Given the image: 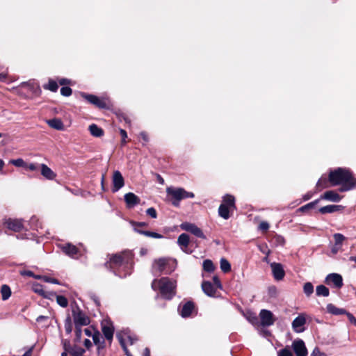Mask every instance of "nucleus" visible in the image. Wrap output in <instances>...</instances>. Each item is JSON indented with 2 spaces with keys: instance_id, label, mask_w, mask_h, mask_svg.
<instances>
[{
  "instance_id": "obj_16",
  "label": "nucleus",
  "mask_w": 356,
  "mask_h": 356,
  "mask_svg": "<svg viewBox=\"0 0 356 356\" xmlns=\"http://www.w3.org/2000/svg\"><path fill=\"white\" fill-rule=\"evenodd\" d=\"M274 278L276 280H282L285 275L281 264L273 262L270 264Z\"/></svg>"
},
{
  "instance_id": "obj_52",
  "label": "nucleus",
  "mask_w": 356,
  "mask_h": 356,
  "mask_svg": "<svg viewBox=\"0 0 356 356\" xmlns=\"http://www.w3.org/2000/svg\"><path fill=\"white\" fill-rule=\"evenodd\" d=\"M213 286L216 288V289H221L222 288V284L219 280V278L217 277V276H213Z\"/></svg>"
},
{
  "instance_id": "obj_53",
  "label": "nucleus",
  "mask_w": 356,
  "mask_h": 356,
  "mask_svg": "<svg viewBox=\"0 0 356 356\" xmlns=\"http://www.w3.org/2000/svg\"><path fill=\"white\" fill-rule=\"evenodd\" d=\"M259 229L261 231H267L269 229V224L266 221H262L259 225Z\"/></svg>"
},
{
  "instance_id": "obj_8",
  "label": "nucleus",
  "mask_w": 356,
  "mask_h": 356,
  "mask_svg": "<svg viewBox=\"0 0 356 356\" xmlns=\"http://www.w3.org/2000/svg\"><path fill=\"white\" fill-rule=\"evenodd\" d=\"M72 316L75 327H82L90 323V318L79 308L72 310Z\"/></svg>"
},
{
  "instance_id": "obj_35",
  "label": "nucleus",
  "mask_w": 356,
  "mask_h": 356,
  "mask_svg": "<svg viewBox=\"0 0 356 356\" xmlns=\"http://www.w3.org/2000/svg\"><path fill=\"white\" fill-rule=\"evenodd\" d=\"M220 269L224 273H228L231 270V265L229 262L225 258H222L220 261Z\"/></svg>"
},
{
  "instance_id": "obj_45",
  "label": "nucleus",
  "mask_w": 356,
  "mask_h": 356,
  "mask_svg": "<svg viewBox=\"0 0 356 356\" xmlns=\"http://www.w3.org/2000/svg\"><path fill=\"white\" fill-rule=\"evenodd\" d=\"M277 356H293V355L292 352L290 350V349L289 348H284L278 352Z\"/></svg>"
},
{
  "instance_id": "obj_19",
  "label": "nucleus",
  "mask_w": 356,
  "mask_h": 356,
  "mask_svg": "<svg viewBox=\"0 0 356 356\" xmlns=\"http://www.w3.org/2000/svg\"><path fill=\"white\" fill-rule=\"evenodd\" d=\"M168 262V259L165 258H160L159 259L154 260L152 265L153 271L159 273L164 272Z\"/></svg>"
},
{
  "instance_id": "obj_36",
  "label": "nucleus",
  "mask_w": 356,
  "mask_h": 356,
  "mask_svg": "<svg viewBox=\"0 0 356 356\" xmlns=\"http://www.w3.org/2000/svg\"><path fill=\"white\" fill-rule=\"evenodd\" d=\"M203 269L207 272H213L215 270V266L212 261L209 259L204 260L203 262Z\"/></svg>"
},
{
  "instance_id": "obj_58",
  "label": "nucleus",
  "mask_w": 356,
  "mask_h": 356,
  "mask_svg": "<svg viewBox=\"0 0 356 356\" xmlns=\"http://www.w3.org/2000/svg\"><path fill=\"white\" fill-rule=\"evenodd\" d=\"M318 202V200H315L314 202H310L309 204H307V205L305 206H303L300 208V210L301 211H305V209H309V208H312L313 207L317 202Z\"/></svg>"
},
{
  "instance_id": "obj_60",
  "label": "nucleus",
  "mask_w": 356,
  "mask_h": 356,
  "mask_svg": "<svg viewBox=\"0 0 356 356\" xmlns=\"http://www.w3.org/2000/svg\"><path fill=\"white\" fill-rule=\"evenodd\" d=\"M131 224L134 226V229L135 228L138 229V227H146L147 225V224L144 222H132Z\"/></svg>"
},
{
  "instance_id": "obj_32",
  "label": "nucleus",
  "mask_w": 356,
  "mask_h": 356,
  "mask_svg": "<svg viewBox=\"0 0 356 356\" xmlns=\"http://www.w3.org/2000/svg\"><path fill=\"white\" fill-rule=\"evenodd\" d=\"M134 231L140 234H143V235H145L146 236H148V237H151V238H162L163 236V235L159 234V233H156V232H149V231H142V230H140L139 229H137V228H135L134 229Z\"/></svg>"
},
{
  "instance_id": "obj_55",
  "label": "nucleus",
  "mask_w": 356,
  "mask_h": 356,
  "mask_svg": "<svg viewBox=\"0 0 356 356\" xmlns=\"http://www.w3.org/2000/svg\"><path fill=\"white\" fill-rule=\"evenodd\" d=\"M346 315L347 316V317H348V320L350 321V322L351 323L354 324L355 325H356V318H355V317L352 314H350V312H346Z\"/></svg>"
},
{
  "instance_id": "obj_24",
  "label": "nucleus",
  "mask_w": 356,
  "mask_h": 356,
  "mask_svg": "<svg viewBox=\"0 0 356 356\" xmlns=\"http://www.w3.org/2000/svg\"><path fill=\"white\" fill-rule=\"evenodd\" d=\"M63 251L71 257H74L78 254V248L70 243L63 245L62 246Z\"/></svg>"
},
{
  "instance_id": "obj_23",
  "label": "nucleus",
  "mask_w": 356,
  "mask_h": 356,
  "mask_svg": "<svg viewBox=\"0 0 356 356\" xmlns=\"http://www.w3.org/2000/svg\"><path fill=\"white\" fill-rule=\"evenodd\" d=\"M41 175L47 179L53 180L55 179L56 175L54 173L50 168H49L46 164H41Z\"/></svg>"
},
{
  "instance_id": "obj_59",
  "label": "nucleus",
  "mask_w": 356,
  "mask_h": 356,
  "mask_svg": "<svg viewBox=\"0 0 356 356\" xmlns=\"http://www.w3.org/2000/svg\"><path fill=\"white\" fill-rule=\"evenodd\" d=\"M120 133L121 136L122 137V144H125V143H126V140H125V139H126V138H127V132H126V131H125V130H124V129H120Z\"/></svg>"
},
{
  "instance_id": "obj_63",
  "label": "nucleus",
  "mask_w": 356,
  "mask_h": 356,
  "mask_svg": "<svg viewBox=\"0 0 356 356\" xmlns=\"http://www.w3.org/2000/svg\"><path fill=\"white\" fill-rule=\"evenodd\" d=\"M21 274L22 275H26V276L33 277L34 276V273L31 270H24V271L21 272Z\"/></svg>"
},
{
  "instance_id": "obj_4",
  "label": "nucleus",
  "mask_w": 356,
  "mask_h": 356,
  "mask_svg": "<svg viewBox=\"0 0 356 356\" xmlns=\"http://www.w3.org/2000/svg\"><path fill=\"white\" fill-rule=\"evenodd\" d=\"M236 209L235 197L229 194L224 195L222 204L218 208L219 216L223 219L227 220Z\"/></svg>"
},
{
  "instance_id": "obj_17",
  "label": "nucleus",
  "mask_w": 356,
  "mask_h": 356,
  "mask_svg": "<svg viewBox=\"0 0 356 356\" xmlns=\"http://www.w3.org/2000/svg\"><path fill=\"white\" fill-rule=\"evenodd\" d=\"M127 208H133L140 202V199L133 193H126L124 196Z\"/></svg>"
},
{
  "instance_id": "obj_62",
  "label": "nucleus",
  "mask_w": 356,
  "mask_h": 356,
  "mask_svg": "<svg viewBox=\"0 0 356 356\" xmlns=\"http://www.w3.org/2000/svg\"><path fill=\"white\" fill-rule=\"evenodd\" d=\"M341 248V246H339V245H334L332 250H331V252L333 253V254H337Z\"/></svg>"
},
{
  "instance_id": "obj_26",
  "label": "nucleus",
  "mask_w": 356,
  "mask_h": 356,
  "mask_svg": "<svg viewBox=\"0 0 356 356\" xmlns=\"http://www.w3.org/2000/svg\"><path fill=\"white\" fill-rule=\"evenodd\" d=\"M33 290L35 293L47 298H50L51 296H53V295H54L51 292H46L43 289V286L38 283L34 284L33 285Z\"/></svg>"
},
{
  "instance_id": "obj_3",
  "label": "nucleus",
  "mask_w": 356,
  "mask_h": 356,
  "mask_svg": "<svg viewBox=\"0 0 356 356\" xmlns=\"http://www.w3.org/2000/svg\"><path fill=\"white\" fill-rule=\"evenodd\" d=\"M154 290H159L161 296L165 299H171L175 295L176 282L168 277L154 280L152 283Z\"/></svg>"
},
{
  "instance_id": "obj_21",
  "label": "nucleus",
  "mask_w": 356,
  "mask_h": 356,
  "mask_svg": "<svg viewBox=\"0 0 356 356\" xmlns=\"http://www.w3.org/2000/svg\"><path fill=\"white\" fill-rule=\"evenodd\" d=\"M190 242L189 236L187 234L183 233L180 234L177 238V244L180 248L185 252H187V248Z\"/></svg>"
},
{
  "instance_id": "obj_28",
  "label": "nucleus",
  "mask_w": 356,
  "mask_h": 356,
  "mask_svg": "<svg viewBox=\"0 0 356 356\" xmlns=\"http://www.w3.org/2000/svg\"><path fill=\"white\" fill-rule=\"evenodd\" d=\"M48 125L56 130H63L64 129V125L61 120L58 118H54L51 120H49L47 121Z\"/></svg>"
},
{
  "instance_id": "obj_13",
  "label": "nucleus",
  "mask_w": 356,
  "mask_h": 356,
  "mask_svg": "<svg viewBox=\"0 0 356 356\" xmlns=\"http://www.w3.org/2000/svg\"><path fill=\"white\" fill-rule=\"evenodd\" d=\"M292 348L296 356H307V349L302 339H296L292 343Z\"/></svg>"
},
{
  "instance_id": "obj_10",
  "label": "nucleus",
  "mask_w": 356,
  "mask_h": 356,
  "mask_svg": "<svg viewBox=\"0 0 356 356\" xmlns=\"http://www.w3.org/2000/svg\"><path fill=\"white\" fill-rule=\"evenodd\" d=\"M325 282L327 285H330L337 289H340L343 286L342 276L338 273H330L327 275Z\"/></svg>"
},
{
  "instance_id": "obj_14",
  "label": "nucleus",
  "mask_w": 356,
  "mask_h": 356,
  "mask_svg": "<svg viewBox=\"0 0 356 356\" xmlns=\"http://www.w3.org/2000/svg\"><path fill=\"white\" fill-rule=\"evenodd\" d=\"M113 188L112 191L115 193L118 191L120 188H122L124 185V180L121 174V172L118 170H115L113 172Z\"/></svg>"
},
{
  "instance_id": "obj_41",
  "label": "nucleus",
  "mask_w": 356,
  "mask_h": 356,
  "mask_svg": "<svg viewBox=\"0 0 356 356\" xmlns=\"http://www.w3.org/2000/svg\"><path fill=\"white\" fill-rule=\"evenodd\" d=\"M65 330L67 334H70L72 330V323L70 317H67L65 321Z\"/></svg>"
},
{
  "instance_id": "obj_49",
  "label": "nucleus",
  "mask_w": 356,
  "mask_h": 356,
  "mask_svg": "<svg viewBox=\"0 0 356 356\" xmlns=\"http://www.w3.org/2000/svg\"><path fill=\"white\" fill-rule=\"evenodd\" d=\"M63 345L64 348V352L65 353H70V350H72V347L71 346L70 342L69 340H63Z\"/></svg>"
},
{
  "instance_id": "obj_20",
  "label": "nucleus",
  "mask_w": 356,
  "mask_h": 356,
  "mask_svg": "<svg viewBox=\"0 0 356 356\" xmlns=\"http://www.w3.org/2000/svg\"><path fill=\"white\" fill-rule=\"evenodd\" d=\"M202 289L205 294L213 297L216 295L217 289L209 281H204L202 283Z\"/></svg>"
},
{
  "instance_id": "obj_37",
  "label": "nucleus",
  "mask_w": 356,
  "mask_h": 356,
  "mask_svg": "<svg viewBox=\"0 0 356 356\" xmlns=\"http://www.w3.org/2000/svg\"><path fill=\"white\" fill-rule=\"evenodd\" d=\"M333 238L334 240V245L342 247L343 242L345 241L346 237L340 233H336L333 235Z\"/></svg>"
},
{
  "instance_id": "obj_9",
  "label": "nucleus",
  "mask_w": 356,
  "mask_h": 356,
  "mask_svg": "<svg viewBox=\"0 0 356 356\" xmlns=\"http://www.w3.org/2000/svg\"><path fill=\"white\" fill-rule=\"evenodd\" d=\"M180 227L182 230L191 232L198 238L206 239V236L202 229L193 223L185 222L181 224Z\"/></svg>"
},
{
  "instance_id": "obj_33",
  "label": "nucleus",
  "mask_w": 356,
  "mask_h": 356,
  "mask_svg": "<svg viewBox=\"0 0 356 356\" xmlns=\"http://www.w3.org/2000/svg\"><path fill=\"white\" fill-rule=\"evenodd\" d=\"M316 295L318 296L327 297L330 295L328 288L324 285H318L316 289Z\"/></svg>"
},
{
  "instance_id": "obj_15",
  "label": "nucleus",
  "mask_w": 356,
  "mask_h": 356,
  "mask_svg": "<svg viewBox=\"0 0 356 356\" xmlns=\"http://www.w3.org/2000/svg\"><path fill=\"white\" fill-rule=\"evenodd\" d=\"M81 96L84 99H86L88 102L96 106L98 108H104L106 107V102L94 95H87L86 93H82Z\"/></svg>"
},
{
  "instance_id": "obj_6",
  "label": "nucleus",
  "mask_w": 356,
  "mask_h": 356,
  "mask_svg": "<svg viewBox=\"0 0 356 356\" xmlns=\"http://www.w3.org/2000/svg\"><path fill=\"white\" fill-rule=\"evenodd\" d=\"M121 346L122 347L127 356H132L127 348V344L133 345L137 341L136 337L131 336L128 333L117 335Z\"/></svg>"
},
{
  "instance_id": "obj_38",
  "label": "nucleus",
  "mask_w": 356,
  "mask_h": 356,
  "mask_svg": "<svg viewBox=\"0 0 356 356\" xmlns=\"http://www.w3.org/2000/svg\"><path fill=\"white\" fill-rule=\"evenodd\" d=\"M303 291L307 297L314 293V286L311 282H306L303 286Z\"/></svg>"
},
{
  "instance_id": "obj_56",
  "label": "nucleus",
  "mask_w": 356,
  "mask_h": 356,
  "mask_svg": "<svg viewBox=\"0 0 356 356\" xmlns=\"http://www.w3.org/2000/svg\"><path fill=\"white\" fill-rule=\"evenodd\" d=\"M327 180L325 179H321L318 180V181L317 182V184H316V186L318 188H325L327 187Z\"/></svg>"
},
{
  "instance_id": "obj_42",
  "label": "nucleus",
  "mask_w": 356,
  "mask_h": 356,
  "mask_svg": "<svg viewBox=\"0 0 356 356\" xmlns=\"http://www.w3.org/2000/svg\"><path fill=\"white\" fill-rule=\"evenodd\" d=\"M10 163L14 165L16 167H24L26 166V163L22 159H13L10 161Z\"/></svg>"
},
{
  "instance_id": "obj_48",
  "label": "nucleus",
  "mask_w": 356,
  "mask_h": 356,
  "mask_svg": "<svg viewBox=\"0 0 356 356\" xmlns=\"http://www.w3.org/2000/svg\"><path fill=\"white\" fill-rule=\"evenodd\" d=\"M259 250L265 254L266 256H268L270 254V250L268 249V246L266 244H262V245H259L258 246Z\"/></svg>"
},
{
  "instance_id": "obj_61",
  "label": "nucleus",
  "mask_w": 356,
  "mask_h": 356,
  "mask_svg": "<svg viewBox=\"0 0 356 356\" xmlns=\"http://www.w3.org/2000/svg\"><path fill=\"white\" fill-rule=\"evenodd\" d=\"M25 168H28L31 171H35L37 170V166L34 163L26 164Z\"/></svg>"
},
{
  "instance_id": "obj_29",
  "label": "nucleus",
  "mask_w": 356,
  "mask_h": 356,
  "mask_svg": "<svg viewBox=\"0 0 356 356\" xmlns=\"http://www.w3.org/2000/svg\"><path fill=\"white\" fill-rule=\"evenodd\" d=\"M340 208L339 205H327L321 207L319 211L323 214L330 213L339 211Z\"/></svg>"
},
{
  "instance_id": "obj_31",
  "label": "nucleus",
  "mask_w": 356,
  "mask_h": 356,
  "mask_svg": "<svg viewBox=\"0 0 356 356\" xmlns=\"http://www.w3.org/2000/svg\"><path fill=\"white\" fill-rule=\"evenodd\" d=\"M114 329L111 325H104L102 332L107 340L111 341L113 337Z\"/></svg>"
},
{
  "instance_id": "obj_18",
  "label": "nucleus",
  "mask_w": 356,
  "mask_h": 356,
  "mask_svg": "<svg viewBox=\"0 0 356 356\" xmlns=\"http://www.w3.org/2000/svg\"><path fill=\"white\" fill-rule=\"evenodd\" d=\"M305 323V315L301 314L293 321L292 327L296 332H300L303 331L302 327Z\"/></svg>"
},
{
  "instance_id": "obj_46",
  "label": "nucleus",
  "mask_w": 356,
  "mask_h": 356,
  "mask_svg": "<svg viewBox=\"0 0 356 356\" xmlns=\"http://www.w3.org/2000/svg\"><path fill=\"white\" fill-rule=\"evenodd\" d=\"M72 90L70 87H62L60 89V93L65 97H69L72 95Z\"/></svg>"
},
{
  "instance_id": "obj_30",
  "label": "nucleus",
  "mask_w": 356,
  "mask_h": 356,
  "mask_svg": "<svg viewBox=\"0 0 356 356\" xmlns=\"http://www.w3.org/2000/svg\"><path fill=\"white\" fill-rule=\"evenodd\" d=\"M89 131L92 136L95 137H100L103 136L104 131L102 128L99 127L95 124H92L89 126Z\"/></svg>"
},
{
  "instance_id": "obj_1",
  "label": "nucleus",
  "mask_w": 356,
  "mask_h": 356,
  "mask_svg": "<svg viewBox=\"0 0 356 356\" xmlns=\"http://www.w3.org/2000/svg\"><path fill=\"white\" fill-rule=\"evenodd\" d=\"M329 181L332 186L341 185V192L347 191L356 187V179L351 172L345 168H339L329 174Z\"/></svg>"
},
{
  "instance_id": "obj_39",
  "label": "nucleus",
  "mask_w": 356,
  "mask_h": 356,
  "mask_svg": "<svg viewBox=\"0 0 356 356\" xmlns=\"http://www.w3.org/2000/svg\"><path fill=\"white\" fill-rule=\"evenodd\" d=\"M56 298L57 303L62 307H66L68 305L67 299L63 296H57L56 293H53Z\"/></svg>"
},
{
  "instance_id": "obj_47",
  "label": "nucleus",
  "mask_w": 356,
  "mask_h": 356,
  "mask_svg": "<svg viewBox=\"0 0 356 356\" xmlns=\"http://www.w3.org/2000/svg\"><path fill=\"white\" fill-rule=\"evenodd\" d=\"M101 335L98 331L94 332L92 334V340L95 345H99L101 342Z\"/></svg>"
},
{
  "instance_id": "obj_40",
  "label": "nucleus",
  "mask_w": 356,
  "mask_h": 356,
  "mask_svg": "<svg viewBox=\"0 0 356 356\" xmlns=\"http://www.w3.org/2000/svg\"><path fill=\"white\" fill-rule=\"evenodd\" d=\"M84 353H85V350L83 348L76 346H74L72 347L70 353L72 356H82Z\"/></svg>"
},
{
  "instance_id": "obj_12",
  "label": "nucleus",
  "mask_w": 356,
  "mask_h": 356,
  "mask_svg": "<svg viewBox=\"0 0 356 356\" xmlns=\"http://www.w3.org/2000/svg\"><path fill=\"white\" fill-rule=\"evenodd\" d=\"M261 323L264 327L270 326L274 324L275 319L273 314L267 309H261L259 313Z\"/></svg>"
},
{
  "instance_id": "obj_64",
  "label": "nucleus",
  "mask_w": 356,
  "mask_h": 356,
  "mask_svg": "<svg viewBox=\"0 0 356 356\" xmlns=\"http://www.w3.org/2000/svg\"><path fill=\"white\" fill-rule=\"evenodd\" d=\"M84 346L89 349L92 346V342L90 339H86L84 340Z\"/></svg>"
},
{
  "instance_id": "obj_54",
  "label": "nucleus",
  "mask_w": 356,
  "mask_h": 356,
  "mask_svg": "<svg viewBox=\"0 0 356 356\" xmlns=\"http://www.w3.org/2000/svg\"><path fill=\"white\" fill-rule=\"evenodd\" d=\"M310 356H326V355L321 353L318 348H315Z\"/></svg>"
},
{
  "instance_id": "obj_7",
  "label": "nucleus",
  "mask_w": 356,
  "mask_h": 356,
  "mask_svg": "<svg viewBox=\"0 0 356 356\" xmlns=\"http://www.w3.org/2000/svg\"><path fill=\"white\" fill-rule=\"evenodd\" d=\"M121 346L122 347L127 356H132L127 348V344L133 345L137 341L136 337L131 336L128 333L117 335Z\"/></svg>"
},
{
  "instance_id": "obj_22",
  "label": "nucleus",
  "mask_w": 356,
  "mask_h": 356,
  "mask_svg": "<svg viewBox=\"0 0 356 356\" xmlns=\"http://www.w3.org/2000/svg\"><path fill=\"white\" fill-rule=\"evenodd\" d=\"M321 199H324L333 202H339L341 200V197L334 191H327L321 195Z\"/></svg>"
},
{
  "instance_id": "obj_43",
  "label": "nucleus",
  "mask_w": 356,
  "mask_h": 356,
  "mask_svg": "<svg viewBox=\"0 0 356 356\" xmlns=\"http://www.w3.org/2000/svg\"><path fill=\"white\" fill-rule=\"evenodd\" d=\"M82 328L80 326L75 327V342H79L81 339Z\"/></svg>"
},
{
  "instance_id": "obj_27",
  "label": "nucleus",
  "mask_w": 356,
  "mask_h": 356,
  "mask_svg": "<svg viewBox=\"0 0 356 356\" xmlns=\"http://www.w3.org/2000/svg\"><path fill=\"white\" fill-rule=\"evenodd\" d=\"M327 312L330 314H332L333 315H341V314H346V310L342 308H338L333 304H328L326 307Z\"/></svg>"
},
{
  "instance_id": "obj_11",
  "label": "nucleus",
  "mask_w": 356,
  "mask_h": 356,
  "mask_svg": "<svg viewBox=\"0 0 356 356\" xmlns=\"http://www.w3.org/2000/svg\"><path fill=\"white\" fill-rule=\"evenodd\" d=\"M3 225L8 229L15 232H19L24 229L23 221L19 219H6L4 220Z\"/></svg>"
},
{
  "instance_id": "obj_5",
  "label": "nucleus",
  "mask_w": 356,
  "mask_h": 356,
  "mask_svg": "<svg viewBox=\"0 0 356 356\" xmlns=\"http://www.w3.org/2000/svg\"><path fill=\"white\" fill-rule=\"evenodd\" d=\"M166 193L175 207H179L181 200L186 198H193L195 196L193 193L188 192L183 188L168 187Z\"/></svg>"
},
{
  "instance_id": "obj_2",
  "label": "nucleus",
  "mask_w": 356,
  "mask_h": 356,
  "mask_svg": "<svg viewBox=\"0 0 356 356\" xmlns=\"http://www.w3.org/2000/svg\"><path fill=\"white\" fill-rule=\"evenodd\" d=\"M109 268L120 277L130 274L129 268L131 265V255L129 252L113 255L106 264Z\"/></svg>"
},
{
  "instance_id": "obj_51",
  "label": "nucleus",
  "mask_w": 356,
  "mask_h": 356,
  "mask_svg": "<svg viewBox=\"0 0 356 356\" xmlns=\"http://www.w3.org/2000/svg\"><path fill=\"white\" fill-rule=\"evenodd\" d=\"M146 213L148 216H151L153 218H156L157 217L156 211L153 207L147 209Z\"/></svg>"
},
{
  "instance_id": "obj_50",
  "label": "nucleus",
  "mask_w": 356,
  "mask_h": 356,
  "mask_svg": "<svg viewBox=\"0 0 356 356\" xmlns=\"http://www.w3.org/2000/svg\"><path fill=\"white\" fill-rule=\"evenodd\" d=\"M42 280L44 281L45 282L60 284V282L58 280L48 276H44V277H42Z\"/></svg>"
},
{
  "instance_id": "obj_44",
  "label": "nucleus",
  "mask_w": 356,
  "mask_h": 356,
  "mask_svg": "<svg viewBox=\"0 0 356 356\" xmlns=\"http://www.w3.org/2000/svg\"><path fill=\"white\" fill-rule=\"evenodd\" d=\"M47 88L52 92H56L58 88V86L55 81L50 80L48 83Z\"/></svg>"
},
{
  "instance_id": "obj_25",
  "label": "nucleus",
  "mask_w": 356,
  "mask_h": 356,
  "mask_svg": "<svg viewBox=\"0 0 356 356\" xmlns=\"http://www.w3.org/2000/svg\"><path fill=\"white\" fill-rule=\"evenodd\" d=\"M194 309V304L192 302H187L185 303L180 312V314L182 317H188L192 314L193 311Z\"/></svg>"
},
{
  "instance_id": "obj_34",
  "label": "nucleus",
  "mask_w": 356,
  "mask_h": 356,
  "mask_svg": "<svg viewBox=\"0 0 356 356\" xmlns=\"http://www.w3.org/2000/svg\"><path fill=\"white\" fill-rule=\"evenodd\" d=\"M1 298L3 300H7L11 296V290L9 286L2 285L1 288Z\"/></svg>"
},
{
  "instance_id": "obj_57",
  "label": "nucleus",
  "mask_w": 356,
  "mask_h": 356,
  "mask_svg": "<svg viewBox=\"0 0 356 356\" xmlns=\"http://www.w3.org/2000/svg\"><path fill=\"white\" fill-rule=\"evenodd\" d=\"M83 332L86 336L92 337V334H93L94 332H96V331L91 327H87L83 330Z\"/></svg>"
}]
</instances>
